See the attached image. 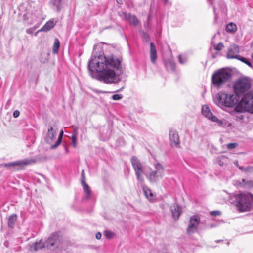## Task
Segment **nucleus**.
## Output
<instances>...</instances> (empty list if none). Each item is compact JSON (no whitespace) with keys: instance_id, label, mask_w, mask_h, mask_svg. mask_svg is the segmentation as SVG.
Segmentation results:
<instances>
[{"instance_id":"1","label":"nucleus","mask_w":253,"mask_h":253,"mask_svg":"<svg viewBox=\"0 0 253 253\" xmlns=\"http://www.w3.org/2000/svg\"><path fill=\"white\" fill-rule=\"evenodd\" d=\"M122 61L121 56L99 55L89 61L88 68L92 77L94 73H99V80L110 84L117 82V76L122 74Z\"/></svg>"},{"instance_id":"2","label":"nucleus","mask_w":253,"mask_h":253,"mask_svg":"<svg viewBox=\"0 0 253 253\" xmlns=\"http://www.w3.org/2000/svg\"><path fill=\"white\" fill-rule=\"evenodd\" d=\"M218 104L227 107H232L239 101V97L235 93L220 92L217 94Z\"/></svg>"},{"instance_id":"3","label":"nucleus","mask_w":253,"mask_h":253,"mask_svg":"<svg viewBox=\"0 0 253 253\" xmlns=\"http://www.w3.org/2000/svg\"><path fill=\"white\" fill-rule=\"evenodd\" d=\"M250 199H253V195L251 193L236 195L235 202L238 210L241 212L250 211L252 206Z\"/></svg>"},{"instance_id":"4","label":"nucleus","mask_w":253,"mask_h":253,"mask_svg":"<svg viewBox=\"0 0 253 253\" xmlns=\"http://www.w3.org/2000/svg\"><path fill=\"white\" fill-rule=\"evenodd\" d=\"M231 78V73L226 69H222L212 75V80L215 86L220 87L223 84L227 82Z\"/></svg>"},{"instance_id":"5","label":"nucleus","mask_w":253,"mask_h":253,"mask_svg":"<svg viewBox=\"0 0 253 253\" xmlns=\"http://www.w3.org/2000/svg\"><path fill=\"white\" fill-rule=\"evenodd\" d=\"M251 87V82L247 78H241L234 85V92L239 96L247 92Z\"/></svg>"},{"instance_id":"6","label":"nucleus","mask_w":253,"mask_h":253,"mask_svg":"<svg viewBox=\"0 0 253 253\" xmlns=\"http://www.w3.org/2000/svg\"><path fill=\"white\" fill-rule=\"evenodd\" d=\"M164 174V169L160 163H157L155 166V169L149 173L147 178L152 183H157L162 179Z\"/></svg>"},{"instance_id":"7","label":"nucleus","mask_w":253,"mask_h":253,"mask_svg":"<svg viewBox=\"0 0 253 253\" xmlns=\"http://www.w3.org/2000/svg\"><path fill=\"white\" fill-rule=\"evenodd\" d=\"M131 163L134 170L137 180L140 183L143 182L144 177L143 174L144 171V166L143 164L140 162L139 159L135 156L131 157Z\"/></svg>"},{"instance_id":"8","label":"nucleus","mask_w":253,"mask_h":253,"mask_svg":"<svg viewBox=\"0 0 253 253\" xmlns=\"http://www.w3.org/2000/svg\"><path fill=\"white\" fill-rule=\"evenodd\" d=\"M240 104L246 111L253 113V91L245 95L241 100Z\"/></svg>"},{"instance_id":"9","label":"nucleus","mask_w":253,"mask_h":253,"mask_svg":"<svg viewBox=\"0 0 253 253\" xmlns=\"http://www.w3.org/2000/svg\"><path fill=\"white\" fill-rule=\"evenodd\" d=\"M38 158L27 159L23 160H19L12 163H7L4 165L5 167H18L17 169H22L23 167L28 165H32L38 161Z\"/></svg>"},{"instance_id":"10","label":"nucleus","mask_w":253,"mask_h":253,"mask_svg":"<svg viewBox=\"0 0 253 253\" xmlns=\"http://www.w3.org/2000/svg\"><path fill=\"white\" fill-rule=\"evenodd\" d=\"M200 223V218L197 216H193L190 218L188 226L187 228V233L189 235L196 232L197 226Z\"/></svg>"},{"instance_id":"11","label":"nucleus","mask_w":253,"mask_h":253,"mask_svg":"<svg viewBox=\"0 0 253 253\" xmlns=\"http://www.w3.org/2000/svg\"><path fill=\"white\" fill-rule=\"evenodd\" d=\"M202 113L206 118L213 122H217L220 125H222L223 122L221 120H219L215 116H214L210 111L209 107L206 105H203L202 107Z\"/></svg>"},{"instance_id":"12","label":"nucleus","mask_w":253,"mask_h":253,"mask_svg":"<svg viewBox=\"0 0 253 253\" xmlns=\"http://www.w3.org/2000/svg\"><path fill=\"white\" fill-rule=\"evenodd\" d=\"M81 184L85 193L86 199H89L91 196V190L89 186L85 182V172L84 169L81 172Z\"/></svg>"},{"instance_id":"13","label":"nucleus","mask_w":253,"mask_h":253,"mask_svg":"<svg viewBox=\"0 0 253 253\" xmlns=\"http://www.w3.org/2000/svg\"><path fill=\"white\" fill-rule=\"evenodd\" d=\"M169 138L171 146L176 147H179L180 144L179 137L176 130L173 129L169 130Z\"/></svg>"},{"instance_id":"14","label":"nucleus","mask_w":253,"mask_h":253,"mask_svg":"<svg viewBox=\"0 0 253 253\" xmlns=\"http://www.w3.org/2000/svg\"><path fill=\"white\" fill-rule=\"evenodd\" d=\"M239 53V49L238 46L236 44L230 45L228 48L227 54V57L228 59H238L240 56L238 55Z\"/></svg>"},{"instance_id":"15","label":"nucleus","mask_w":253,"mask_h":253,"mask_svg":"<svg viewBox=\"0 0 253 253\" xmlns=\"http://www.w3.org/2000/svg\"><path fill=\"white\" fill-rule=\"evenodd\" d=\"M171 212L173 218L177 220L181 215V208L176 204H173L170 207Z\"/></svg>"},{"instance_id":"16","label":"nucleus","mask_w":253,"mask_h":253,"mask_svg":"<svg viewBox=\"0 0 253 253\" xmlns=\"http://www.w3.org/2000/svg\"><path fill=\"white\" fill-rule=\"evenodd\" d=\"M57 20L55 19H51L47 22L45 23V24L41 29H40L37 33L43 31V32H47L51 30L52 28L54 27L56 23H57Z\"/></svg>"},{"instance_id":"17","label":"nucleus","mask_w":253,"mask_h":253,"mask_svg":"<svg viewBox=\"0 0 253 253\" xmlns=\"http://www.w3.org/2000/svg\"><path fill=\"white\" fill-rule=\"evenodd\" d=\"M123 16L124 18L130 24H132L134 26L137 25L138 22V20L135 15H132L130 13H124Z\"/></svg>"},{"instance_id":"18","label":"nucleus","mask_w":253,"mask_h":253,"mask_svg":"<svg viewBox=\"0 0 253 253\" xmlns=\"http://www.w3.org/2000/svg\"><path fill=\"white\" fill-rule=\"evenodd\" d=\"M56 134V131L52 126H50L48 128V132L45 137L46 142L48 143H51L54 140Z\"/></svg>"},{"instance_id":"19","label":"nucleus","mask_w":253,"mask_h":253,"mask_svg":"<svg viewBox=\"0 0 253 253\" xmlns=\"http://www.w3.org/2000/svg\"><path fill=\"white\" fill-rule=\"evenodd\" d=\"M63 0H51L50 4L58 12H60L63 6Z\"/></svg>"},{"instance_id":"20","label":"nucleus","mask_w":253,"mask_h":253,"mask_svg":"<svg viewBox=\"0 0 253 253\" xmlns=\"http://www.w3.org/2000/svg\"><path fill=\"white\" fill-rule=\"evenodd\" d=\"M58 239L57 235L53 234L50 236L45 242V246L47 248H50L55 245Z\"/></svg>"},{"instance_id":"21","label":"nucleus","mask_w":253,"mask_h":253,"mask_svg":"<svg viewBox=\"0 0 253 253\" xmlns=\"http://www.w3.org/2000/svg\"><path fill=\"white\" fill-rule=\"evenodd\" d=\"M157 58V51L155 45L153 42H151L150 43V59L151 62L153 63H155Z\"/></svg>"},{"instance_id":"22","label":"nucleus","mask_w":253,"mask_h":253,"mask_svg":"<svg viewBox=\"0 0 253 253\" xmlns=\"http://www.w3.org/2000/svg\"><path fill=\"white\" fill-rule=\"evenodd\" d=\"M226 30L231 33H235L237 30V26L234 23L231 22L227 25Z\"/></svg>"},{"instance_id":"23","label":"nucleus","mask_w":253,"mask_h":253,"mask_svg":"<svg viewBox=\"0 0 253 253\" xmlns=\"http://www.w3.org/2000/svg\"><path fill=\"white\" fill-rule=\"evenodd\" d=\"M16 220L17 216L16 214H12L11 216H10L8 221V226L10 228L13 227Z\"/></svg>"},{"instance_id":"24","label":"nucleus","mask_w":253,"mask_h":253,"mask_svg":"<svg viewBox=\"0 0 253 253\" xmlns=\"http://www.w3.org/2000/svg\"><path fill=\"white\" fill-rule=\"evenodd\" d=\"M46 247L45 243L43 244L41 241L39 242H36L33 246H31V248H33L34 251H37L40 249H42V248Z\"/></svg>"},{"instance_id":"25","label":"nucleus","mask_w":253,"mask_h":253,"mask_svg":"<svg viewBox=\"0 0 253 253\" xmlns=\"http://www.w3.org/2000/svg\"><path fill=\"white\" fill-rule=\"evenodd\" d=\"M63 135V130H61L60 132V133H59V136L58 138V140H57V141L54 145H53L51 146V147H50L51 149H55V148H57L60 145V144L61 142L62 139Z\"/></svg>"},{"instance_id":"26","label":"nucleus","mask_w":253,"mask_h":253,"mask_svg":"<svg viewBox=\"0 0 253 253\" xmlns=\"http://www.w3.org/2000/svg\"><path fill=\"white\" fill-rule=\"evenodd\" d=\"M143 190L146 197L149 200H151L153 197V193L151 190L147 187H144Z\"/></svg>"},{"instance_id":"27","label":"nucleus","mask_w":253,"mask_h":253,"mask_svg":"<svg viewBox=\"0 0 253 253\" xmlns=\"http://www.w3.org/2000/svg\"><path fill=\"white\" fill-rule=\"evenodd\" d=\"M60 41L58 39H55L54 40V44L53 45V52L54 54H56L58 52V49L60 47Z\"/></svg>"},{"instance_id":"28","label":"nucleus","mask_w":253,"mask_h":253,"mask_svg":"<svg viewBox=\"0 0 253 253\" xmlns=\"http://www.w3.org/2000/svg\"><path fill=\"white\" fill-rule=\"evenodd\" d=\"M239 169L243 172H253V167L248 166L246 168H243L241 166L239 167Z\"/></svg>"},{"instance_id":"29","label":"nucleus","mask_w":253,"mask_h":253,"mask_svg":"<svg viewBox=\"0 0 253 253\" xmlns=\"http://www.w3.org/2000/svg\"><path fill=\"white\" fill-rule=\"evenodd\" d=\"M238 60L241 61V62L244 63L245 64H247L248 66H249L251 68H253V66L252 64L250 63V62L246 58L243 57L242 56H240Z\"/></svg>"},{"instance_id":"30","label":"nucleus","mask_w":253,"mask_h":253,"mask_svg":"<svg viewBox=\"0 0 253 253\" xmlns=\"http://www.w3.org/2000/svg\"><path fill=\"white\" fill-rule=\"evenodd\" d=\"M240 186L242 187H252L253 186V182L247 180L246 183H240Z\"/></svg>"},{"instance_id":"31","label":"nucleus","mask_w":253,"mask_h":253,"mask_svg":"<svg viewBox=\"0 0 253 253\" xmlns=\"http://www.w3.org/2000/svg\"><path fill=\"white\" fill-rule=\"evenodd\" d=\"M237 146H238V143H228L227 145V147L229 149H234V148H236V147H237Z\"/></svg>"},{"instance_id":"32","label":"nucleus","mask_w":253,"mask_h":253,"mask_svg":"<svg viewBox=\"0 0 253 253\" xmlns=\"http://www.w3.org/2000/svg\"><path fill=\"white\" fill-rule=\"evenodd\" d=\"M224 47V45L222 43L214 45V49L217 51L221 50Z\"/></svg>"},{"instance_id":"33","label":"nucleus","mask_w":253,"mask_h":253,"mask_svg":"<svg viewBox=\"0 0 253 253\" xmlns=\"http://www.w3.org/2000/svg\"><path fill=\"white\" fill-rule=\"evenodd\" d=\"M210 214L211 216H217L221 215V212L219 211H211Z\"/></svg>"},{"instance_id":"34","label":"nucleus","mask_w":253,"mask_h":253,"mask_svg":"<svg viewBox=\"0 0 253 253\" xmlns=\"http://www.w3.org/2000/svg\"><path fill=\"white\" fill-rule=\"evenodd\" d=\"M122 97H123V96H122V95L118 94H114V95H113L112 96V98L114 100H120L122 98Z\"/></svg>"},{"instance_id":"35","label":"nucleus","mask_w":253,"mask_h":253,"mask_svg":"<svg viewBox=\"0 0 253 253\" xmlns=\"http://www.w3.org/2000/svg\"><path fill=\"white\" fill-rule=\"evenodd\" d=\"M104 234L105 236L108 239L112 238L113 234L112 232L108 230L105 231Z\"/></svg>"},{"instance_id":"36","label":"nucleus","mask_w":253,"mask_h":253,"mask_svg":"<svg viewBox=\"0 0 253 253\" xmlns=\"http://www.w3.org/2000/svg\"><path fill=\"white\" fill-rule=\"evenodd\" d=\"M77 136H72L71 139L72 141V145L74 147H76L77 146Z\"/></svg>"},{"instance_id":"37","label":"nucleus","mask_w":253,"mask_h":253,"mask_svg":"<svg viewBox=\"0 0 253 253\" xmlns=\"http://www.w3.org/2000/svg\"><path fill=\"white\" fill-rule=\"evenodd\" d=\"M20 115V112L17 110H16L14 111L13 112V117L14 118H17Z\"/></svg>"},{"instance_id":"38","label":"nucleus","mask_w":253,"mask_h":253,"mask_svg":"<svg viewBox=\"0 0 253 253\" xmlns=\"http://www.w3.org/2000/svg\"><path fill=\"white\" fill-rule=\"evenodd\" d=\"M143 38L146 41H149V38L148 35L146 33H143Z\"/></svg>"},{"instance_id":"39","label":"nucleus","mask_w":253,"mask_h":253,"mask_svg":"<svg viewBox=\"0 0 253 253\" xmlns=\"http://www.w3.org/2000/svg\"><path fill=\"white\" fill-rule=\"evenodd\" d=\"M78 134V129H77V128L76 127V128H75V129L74 130V132H73V133L72 136H75L77 137Z\"/></svg>"},{"instance_id":"40","label":"nucleus","mask_w":253,"mask_h":253,"mask_svg":"<svg viewBox=\"0 0 253 253\" xmlns=\"http://www.w3.org/2000/svg\"><path fill=\"white\" fill-rule=\"evenodd\" d=\"M95 237L97 239H100L102 237L101 233L99 232H97L96 234Z\"/></svg>"},{"instance_id":"41","label":"nucleus","mask_w":253,"mask_h":253,"mask_svg":"<svg viewBox=\"0 0 253 253\" xmlns=\"http://www.w3.org/2000/svg\"><path fill=\"white\" fill-rule=\"evenodd\" d=\"M178 59H179V62L180 63L183 64L184 63V61H183L182 60H181V56L180 55H179L178 56Z\"/></svg>"},{"instance_id":"42","label":"nucleus","mask_w":253,"mask_h":253,"mask_svg":"<svg viewBox=\"0 0 253 253\" xmlns=\"http://www.w3.org/2000/svg\"><path fill=\"white\" fill-rule=\"evenodd\" d=\"M26 32L28 34H31L32 33V30L31 29H27Z\"/></svg>"},{"instance_id":"43","label":"nucleus","mask_w":253,"mask_h":253,"mask_svg":"<svg viewBox=\"0 0 253 253\" xmlns=\"http://www.w3.org/2000/svg\"><path fill=\"white\" fill-rule=\"evenodd\" d=\"M247 180H246V179H242V181L241 182H240V183H247Z\"/></svg>"},{"instance_id":"44","label":"nucleus","mask_w":253,"mask_h":253,"mask_svg":"<svg viewBox=\"0 0 253 253\" xmlns=\"http://www.w3.org/2000/svg\"><path fill=\"white\" fill-rule=\"evenodd\" d=\"M116 1H117V2L120 4H122L123 2V0H116Z\"/></svg>"},{"instance_id":"45","label":"nucleus","mask_w":253,"mask_h":253,"mask_svg":"<svg viewBox=\"0 0 253 253\" xmlns=\"http://www.w3.org/2000/svg\"><path fill=\"white\" fill-rule=\"evenodd\" d=\"M250 202H251V209L253 208V199H250Z\"/></svg>"},{"instance_id":"46","label":"nucleus","mask_w":253,"mask_h":253,"mask_svg":"<svg viewBox=\"0 0 253 253\" xmlns=\"http://www.w3.org/2000/svg\"><path fill=\"white\" fill-rule=\"evenodd\" d=\"M171 65L172 68H174V65L173 64L171 63Z\"/></svg>"},{"instance_id":"47","label":"nucleus","mask_w":253,"mask_h":253,"mask_svg":"<svg viewBox=\"0 0 253 253\" xmlns=\"http://www.w3.org/2000/svg\"><path fill=\"white\" fill-rule=\"evenodd\" d=\"M208 1H209V2H211L212 1V0H207Z\"/></svg>"},{"instance_id":"48","label":"nucleus","mask_w":253,"mask_h":253,"mask_svg":"<svg viewBox=\"0 0 253 253\" xmlns=\"http://www.w3.org/2000/svg\"><path fill=\"white\" fill-rule=\"evenodd\" d=\"M252 59L253 60V53H252Z\"/></svg>"},{"instance_id":"49","label":"nucleus","mask_w":253,"mask_h":253,"mask_svg":"<svg viewBox=\"0 0 253 253\" xmlns=\"http://www.w3.org/2000/svg\"><path fill=\"white\" fill-rule=\"evenodd\" d=\"M236 163H237V164H236V166H237L239 167V166H238V163L237 162Z\"/></svg>"}]
</instances>
